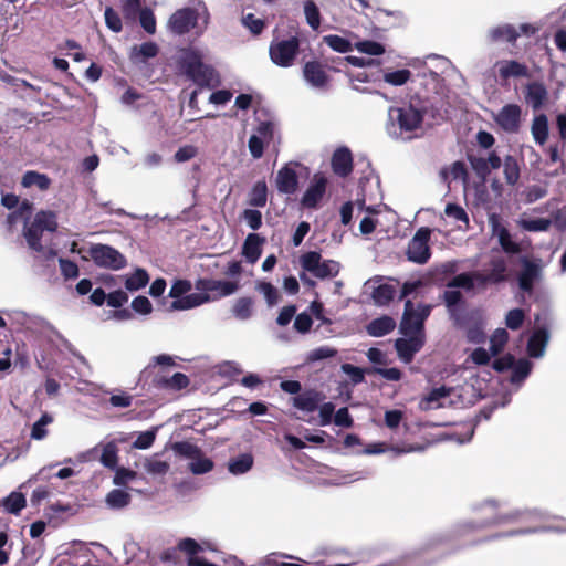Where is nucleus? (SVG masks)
Masks as SVG:
<instances>
[{
  "mask_svg": "<svg viewBox=\"0 0 566 566\" xmlns=\"http://www.w3.org/2000/svg\"><path fill=\"white\" fill-rule=\"evenodd\" d=\"M396 290L392 285L380 284L374 289L371 297L376 305L384 306L389 304V302L394 298Z\"/></svg>",
  "mask_w": 566,
  "mask_h": 566,
  "instance_id": "42",
  "label": "nucleus"
},
{
  "mask_svg": "<svg viewBox=\"0 0 566 566\" xmlns=\"http://www.w3.org/2000/svg\"><path fill=\"white\" fill-rule=\"evenodd\" d=\"M130 494L120 489H114L107 493L105 503L111 510H122L129 505Z\"/></svg>",
  "mask_w": 566,
  "mask_h": 566,
  "instance_id": "34",
  "label": "nucleus"
},
{
  "mask_svg": "<svg viewBox=\"0 0 566 566\" xmlns=\"http://www.w3.org/2000/svg\"><path fill=\"white\" fill-rule=\"evenodd\" d=\"M552 224V221L546 218H534V219H522L520 226L525 231L530 232H543L547 231Z\"/></svg>",
  "mask_w": 566,
  "mask_h": 566,
  "instance_id": "48",
  "label": "nucleus"
},
{
  "mask_svg": "<svg viewBox=\"0 0 566 566\" xmlns=\"http://www.w3.org/2000/svg\"><path fill=\"white\" fill-rule=\"evenodd\" d=\"M268 200V187L265 181L260 180L255 182L253 186L251 193H250V200L249 203L252 207L262 208L266 205Z\"/></svg>",
  "mask_w": 566,
  "mask_h": 566,
  "instance_id": "43",
  "label": "nucleus"
},
{
  "mask_svg": "<svg viewBox=\"0 0 566 566\" xmlns=\"http://www.w3.org/2000/svg\"><path fill=\"white\" fill-rule=\"evenodd\" d=\"M407 338H399L395 343L396 350L401 360L410 363L416 353L423 346V335H405Z\"/></svg>",
  "mask_w": 566,
  "mask_h": 566,
  "instance_id": "19",
  "label": "nucleus"
},
{
  "mask_svg": "<svg viewBox=\"0 0 566 566\" xmlns=\"http://www.w3.org/2000/svg\"><path fill=\"white\" fill-rule=\"evenodd\" d=\"M549 334L545 328L536 329L528 339L527 354L533 358H541L545 355Z\"/></svg>",
  "mask_w": 566,
  "mask_h": 566,
  "instance_id": "24",
  "label": "nucleus"
},
{
  "mask_svg": "<svg viewBox=\"0 0 566 566\" xmlns=\"http://www.w3.org/2000/svg\"><path fill=\"white\" fill-rule=\"evenodd\" d=\"M509 340V333L505 328H497L490 338V352L492 356L499 355Z\"/></svg>",
  "mask_w": 566,
  "mask_h": 566,
  "instance_id": "46",
  "label": "nucleus"
},
{
  "mask_svg": "<svg viewBox=\"0 0 566 566\" xmlns=\"http://www.w3.org/2000/svg\"><path fill=\"white\" fill-rule=\"evenodd\" d=\"M158 45L155 42H145L140 45H134L130 49L129 57L134 63H145L158 54Z\"/></svg>",
  "mask_w": 566,
  "mask_h": 566,
  "instance_id": "27",
  "label": "nucleus"
},
{
  "mask_svg": "<svg viewBox=\"0 0 566 566\" xmlns=\"http://www.w3.org/2000/svg\"><path fill=\"white\" fill-rule=\"evenodd\" d=\"M332 168L340 177H347L353 171V156L347 147H339L334 151Z\"/></svg>",
  "mask_w": 566,
  "mask_h": 566,
  "instance_id": "22",
  "label": "nucleus"
},
{
  "mask_svg": "<svg viewBox=\"0 0 566 566\" xmlns=\"http://www.w3.org/2000/svg\"><path fill=\"white\" fill-rule=\"evenodd\" d=\"M139 22L147 33L154 34L156 32V19L150 9L144 8L140 10Z\"/></svg>",
  "mask_w": 566,
  "mask_h": 566,
  "instance_id": "58",
  "label": "nucleus"
},
{
  "mask_svg": "<svg viewBox=\"0 0 566 566\" xmlns=\"http://www.w3.org/2000/svg\"><path fill=\"white\" fill-rule=\"evenodd\" d=\"M174 450L189 459V461H191L192 459H195L199 453H201L202 451L195 444H191L189 442H178L174 446Z\"/></svg>",
  "mask_w": 566,
  "mask_h": 566,
  "instance_id": "60",
  "label": "nucleus"
},
{
  "mask_svg": "<svg viewBox=\"0 0 566 566\" xmlns=\"http://www.w3.org/2000/svg\"><path fill=\"white\" fill-rule=\"evenodd\" d=\"M57 229L56 214L53 211H40L30 224L24 226L23 234L30 249L42 251L41 237L44 231L54 232Z\"/></svg>",
  "mask_w": 566,
  "mask_h": 566,
  "instance_id": "6",
  "label": "nucleus"
},
{
  "mask_svg": "<svg viewBox=\"0 0 566 566\" xmlns=\"http://www.w3.org/2000/svg\"><path fill=\"white\" fill-rule=\"evenodd\" d=\"M356 49L368 55H381L385 53V48L381 43L370 40L357 42Z\"/></svg>",
  "mask_w": 566,
  "mask_h": 566,
  "instance_id": "56",
  "label": "nucleus"
},
{
  "mask_svg": "<svg viewBox=\"0 0 566 566\" xmlns=\"http://www.w3.org/2000/svg\"><path fill=\"white\" fill-rule=\"evenodd\" d=\"M531 134L537 145H544L548 138V119L545 114L534 116L531 125Z\"/></svg>",
  "mask_w": 566,
  "mask_h": 566,
  "instance_id": "29",
  "label": "nucleus"
},
{
  "mask_svg": "<svg viewBox=\"0 0 566 566\" xmlns=\"http://www.w3.org/2000/svg\"><path fill=\"white\" fill-rule=\"evenodd\" d=\"M242 24L251 31V33L258 35L264 29V21L262 19L255 18L254 14L248 13L242 18Z\"/></svg>",
  "mask_w": 566,
  "mask_h": 566,
  "instance_id": "62",
  "label": "nucleus"
},
{
  "mask_svg": "<svg viewBox=\"0 0 566 566\" xmlns=\"http://www.w3.org/2000/svg\"><path fill=\"white\" fill-rule=\"evenodd\" d=\"M263 239L256 233L248 234L243 244V255L249 263L253 264L261 255V244Z\"/></svg>",
  "mask_w": 566,
  "mask_h": 566,
  "instance_id": "30",
  "label": "nucleus"
},
{
  "mask_svg": "<svg viewBox=\"0 0 566 566\" xmlns=\"http://www.w3.org/2000/svg\"><path fill=\"white\" fill-rule=\"evenodd\" d=\"M325 399V396L314 389L305 390L292 398V403L304 412H314Z\"/></svg>",
  "mask_w": 566,
  "mask_h": 566,
  "instance_id": "21",
  "label": "nucleus"
},
{
  "mask_svg": "<svg viewBox=\"0 0 566 566\" xmlns=\"http://www.w3.org/2000/svg\"><path fill=\"white\" fill-rule=\"evenodd\" d=\"M104 17H105V23L108 29H111L113 32H116V33L122 31V20L115 10L107 7L105 9Z\"/></svg>",
  "mask_w": 566,
  "mask_h": 566,
  "instance_id": "63",
  "label": "nucleus"
},
{
  "mask_svg": "<svg viewBox=\"0 0 566 566\" xmlns=\"http://www.w3.org/2000/svg\"><path fill=\"white\" fill-rule=\"evenodd\" d=\"M21 185L24 188H36L41 191L48 190L51 186V179L45 175L34 170L24 172L21 179Z\"/></svg>",
  "mask_w": 566,
  "mask_h": 566,
  "instance_id": "31",
  "label": "nucleus"
},
{
  "mask_svg": "<svg viewBox=\"0 0 566 566\" xmlns=\"http://www.w3.org/2000/svg\"><path fill=\"white\" fill-rule=\"evenodd\" d=\"M503 174L506 184L513 186L520 179V165L514 156L507 155L503 161Z\"/></svg>",
  "mask_w": 566,
  "mask_h": 566,
  "instance_id": "37",
  "label": "nucleus"
},
{
  "mask_svg": "<svg viewBox=\"0 0 566 566\" xmlns=\"http://www.w3.org/2000/svg\"><path fill=\"white\" fill-rule=\"evenodd\" d=\"M521 270L517 274L518 289L532 294L534 286L543 279L545 262L538 258H521Z\"/></svg>",
  "mask_w": 566,
  "mask_h": 566,
  "instance_id": "8",
  "label": "nucleus"
},
{
  "mask_svg": "<svg viewBox=\"0 0 566 566\" xmlns=\"http://www.w3.org/2000/svg\"><path fill=\"white\" fill-rule=\"evenodd\" d=\"M525 315L523 310L521 308H514L507 312L505 316V325L507 328L512 331L518 329L523 322H524Z\"/></svg>",
  "mask_w": 566,
  "mask_h": 566,
  "instance_id": "57",
  "label": "nucleus"
},
{
  "mask_svg": "<svg viewBox=\"0 0 566 566\" xmlns=\"http://www.w3.org/2000/svg\"><path fill=\"white\" fill-rule=\"evenodd\" d=\"M53 422V417L48 412H44L41 418L33 423L31 429V438L34 440H43L46 434V426Z\"/></svg>",
  "mask_w": 566,
  "mask_h": 566,
  "instance_id": "49",
  "label": "nucleus"
},
{
  "mask_svg": "<svg viewBox=\"0 0 566 566\" xmlns=\"http://www.w3.org/2000/svg\"><path fill=\"white\" fill-rule=\"evenodd\" d=\"M490 221L492 223L493 234L497 237L502 249L507 253L518 252V245L511 239L509 230L496 221L495 216H492Z\"/></svg>",
  "mask_w": 566,
  "mask_h": 566,
  "instance_id": "26",
  "label": "nucleus"
},
{
  "mask_svg": "<svg viewBox=\"0 0 566 566\" xmlns=\"http://www.w3.org/2000/svg\"><path fill=\"white\" fill-rule=\"evenodd\" d=\"M210 14L205 6L199 8H184L177 10L168 20L169 30L182 35L191 29H197V34L201 35L209 24Z\"/></svg>",
  "mask_w": 566,
  "mask_h": 566,
  "instance_id": "4",
  "label": "nucleus"
},
{
  "mask_svg": "<svg viewBox=\"0 0 566 566\" xmlns=\"http://www.w3.org/2000/svg\"><path fill=\"white\" fill-rule=\"evenodd\" d=\"M451 389L444 386L439 388H433L428 396L422 400L426 409H437L441 407L440 400L448 397L450 395Z\"/></svg>",
  "mask_w": 566,
  "mask_h": 566,
  "instance_id": "44",
  "label": "nucleus"
},
{
  "mask_svg": "<svg viewBox=\"0 0 566 566\" xmlns=\"http://www.w3.org/2000/svg\"><path fill=\"white\" fill-rule=\"evenodd\" d=\"M298 49L300 41L296 36L273 41L269 48L271 61L277 66L290 67L293 65Z\"/></svg>",
  "mask_w": 566,
  "mask_h": 566,
  "instance_id": "12",
  "label": "nucleus"
},
{
  "mask_svg": "<svg viewBox=\"0 0 566 566\" xmlns=\"http://www.w3.org/2000/svg\"><path fill=\"white\" fill-rule=\"evenodd\" d=\"M431 306L423 303H405V311L400 323V332L403 335H423V324L430 315Z\"/></svg>",
  "mask_w": 566,
  "mask_h": 566,
  "instance_id": "7",
  "label": "nucleus"
},
{
  "mask_svg": "<svg viewBox=\"0 0 566 566\" xmlns=\"http://www.w3.org/2000/svg\"><path fill=\"white\" fill-rule=\"evenodd\" d=\"M213 461L210 458L203 455L202 452L199 453L195 459H192L188 463V469L192 474L196 475L206 474L210 472L213 469Z\"/></svg>",
  "mask_w": 566,
  "mask_h": 566,
  "instance_id": "40",
  "label": "nucleus"
},
{
  "mask_svg": "<svg viewBox=\"0 0 566 566\" xmlns=\"http://www.w3.org/2000/svg\"><path fill=\"white\" fill-rule=\"evenodd\" d=\"M253 311V301L251 297H240L232 306V314L240 321H247L251 317Z\"/></svg>",
  "mask_w": 566,
  "mask_h": 566,
  "instance_id": "41",
  "label": "nucleus"
},
{
  "mask_svg": "<svg viewBox=\"0 0 566 566\" xmlns=\"http://www.w3.org/2000/svg\"><path fill=\"white\" fill-rule=\"evenodd\" d=\"M411 76V72L407 69L386 72L382 76L384 81L392 86H401L406 84Z\"/></svg>",
  "mask_w": 566,
  "mask_h": 566,
  "instance_id": "52",
  "label": "nucleus"
},
{
  "mask_svg": "<svg viewBox=\"0 0 566 566\" xmlns=\"http://www.w3.org/2000/svg\"><path fill=\"white\" fill-rule=\"evenodd\" d=\"M524 99L533 111H538L546 105L548 91L542 82H531L524 87Z\"/></svg>",
  "mask_w": 566,
  "mask_h": 566,
  "instance_id": "18",
  "label": "nucleus"
},
{
  "mask_svg": "<svg viewBox=\"0 0 566 566\" xmlns=\"http://www.w3.org/2000/svg\"><path fill=\"white\" fill-rule=\"evenodd\" d=\"M115 475L113 478V483L118 486H124L129 482L134 481L137 476V473L130 469H126L123 467L115 468Z\"/></svg>",
  "mask_w": 566,
  "mask_h": 566,
  "instance_id": "55",
  "label": "nucleus"
},
{
  "mask_svg": "<svg viewBox=\"0 0 566 566\" xmlns=\"http://www.w3.org/2000/svg\"><path fill=\"white\" fill-rule=\"evenodd\" d=\"M432 230L427 227L419 228L408 242L407 259L416 264H426L431 258L429 245Z\"/></svg>",
  "mask_w": 566,
  "mask_h": 566,
  "instance_id": "9",
  "label": "nucleus"
},
{
  "mask_svg": "<svg viewBox=\"0 0 566 566\" xmlns=\"http://www.w3.org/2000/svg\"><path fill=\"white\" fill-rule=\"evenodd\" d=\"M211 301V296L205 292L191 293L179 300H175L170 307L175 311L195 308Z\"/></svg>",
  "mask_w": 566,
  "mask_h": 566,
  "instance_id": "25",
  "label": "nucleus"
},
{
  "mask_svg": "<svg viewBox=\"0 0 566 566\" xmlns=\"http://www.w3.org/2000/svg\"><path fill=\"white\" fill-rule=\"evenodd\" d=\"M302 268L317 279L334 277L339 272V263L334 260H322L318 252L310 251L300 259Z\"/></svg>",
  "mask_w": 566,
  "mask_h": 566,
  "instance_id": "10",
  "label": "nucleus"
},
{
  "mask_svg": "<svg viewBox=\"0 0 566 566\" xmlns=\"http://www.w3.org/2000/svg\"><path fill=\"white\" fill-rule=\"evenodd\" d=\"M118 448L114 441H109L102 447L101 463L108 469L114 470L118 461Z\"/></svg>",
  "mask_w": 566,
  "mask_h": 566,
  "instance_id": "38",
  "label": "nucleus"
},
{
  "mask_svg": "<svg viewBox=\"0 0 566 566\" xmlns=\"http://www.w3.org/2000/svg\"><path fill=\"white\" fill-rule=\"evenodd\" d=\"M505 504L504 500L495 497H486L472 503L471 511L475 516L457 523L453 528L454 534L464 536L472 532L517 522H539L542 525L499 532L486 537L485 541L547 532L566 534V518L564 517L552 515L549 512L536 507L512 509L503 512Z\"/></svg>",
  "mask_w": 566,
  "mask_h": 566,
  "instance_id": "1",
  "label": "nucleus"
},
{
  "mask_svg": "<svg viewBox=\"0 0 566 566\" xmlns=\"http://www.w3.org/2000/svg\"><path fill=\"white\" fill-rule=\"evenodd\" d=\"M507 265L504 259H494L491 261L490 271L486 273L490 284H497L506 279Z\"/></svg>",
  "mask_w": 566,
  "mask_h": 566,
  "instance_id": "39",
  "label": "nucleus"
},
{
  "mask_svg": "<svg viewBox=\"0 0 566 566\" xmlns=\"http://www.w3.org/2000/svg\"><path fill=\"white\" fill-rule=\"evenodd\" d=\"M189 384L188 376L182 373L168 375L165 370H159L153 378V386L166 391H179L187 388Z\"/></svg>",
  "mask_w": 566,
  "mask_h": 566,
  "instance_id": "15",
  "label": "nucleus"
},
{
  "mask_svg": "<svg viewBox=\"0 0 566 566\" xmlns=\"http://www.w3.org/2000/svg\"><path fill=\"white\" fill-rule=\"evenodd\" d=\"M132 308L135 313L140 315H148L153 312L151 302L148 300V297L143 295H139L133 300Z\"/></svg>",
  "mask_w": 566,
  "mask_h": 566,
  "instance_id": "64",
  "label": "nucleus"
},
{
  "mask_svg": "<svg viewBox=\"0 0 566 566\" xmlns=\"http://www.w3.org/2000/svg\"><path fill=\"white\" fill-rule=\"evenodd\" d=\"M181 67L186 75L192 80L198 88H212L219 84L216 71L202 62V56L197 50H185L181 55Z\"/></svg>",
  "mask_w": 566,
  "mask_h": 566,
  "instance_id": "5",
  "label": "nucleus"
},
{
  "mask_svg": "<svg viewBox=\"0 0 566 566\" xmlns=\"http://www.w3.org/2000/svg\"><path fill=\"white\" fill-rule=\"evenodd\" d=\"M396 326V322L389 316H381L373 319L367 325V333L374 337H381L389 334Z\"/></svg>",
  "mask_w": 566,
  "mask_h": 566,
  "instance_id": "32",
  "label": "nucleus"
},
{
  "mask_svg": "<svg viewBox=\"0 0 566 566\" xmlns=\"http://www.w3.org/2000/svg\"><path fill=\"white\" fill-rule=\"evenodd\" d=\"M161 566H244L233 555L207 551L192 538L182 539L177 548L164 552Z\"/></svg>",
  "mask_w": 566,
  "mask_h": 566,
  "instance_id": "2",
  "label": "nucleus"
},
{
  "mask_svg": "<svg viewBox=\"0 0 566 566\" xmlns=\"http://www.w3.org/2000/svg\"><path fill=\"white\" fill-rule=\"evenodd\" d=\"M144 470L151 475H165L169 471V463L161 461L156 457L145 458L143 461Z\"/></svg>",
  "mask_w": 566,
  "mask_h": 566,
  "instance_id": "45",
  "label": "nucleus"
},
{
  "mask_svg": "<svg viewBox=\"0 0 566 566\" xmlns=\"http://www.w3.org/2000/svg\"><path fill=\"white\" fill-rule=\"evenodd\" d=\"M447 286L449 289L462 287L467 291L474 289L472 272L458 274L448 283Z\"/></svg>",
  "mask_w": 566,
  "mask_h": 566,
  "instance_id": "54",
  "label": "nucleus"
},
{
  "mask_svg": "<svg viewBox=\"0 0 566 566\" xmlns=\"http://www.w3.org/2000/svg\"><path fill=\"white\" fill-rule=\"evenodd\" d=\"M326 186L327 179L322 175H315L302 197V206L315 209L325 195Z\"/></svg>",
  "mask_w": 566,
  "mask_h": 566,
  "instance_id": "17",
  "label": "nucleus"
},
{
  "mask_svg": "<svg viewBox=\"0 0 566 566\" xmlns=\"http://www.w3.org/2000/svg\"><path fill=\"white\" fill-rule=\"evenodd\" d=\"M274 125L271 122H261L255 133L253 134L256 138L263 140L265 144H270L273 139Z\"/></svg>",
  "mask_w": 566,
  "mask_h": 566,
  "instance_id": "61",
  "label": "nucleus"
},
{
  "mask_svg": "<svg viewBox=\"0 0 566 566\" xmlns=\"http://www.w3.org/2000/svg\"><path fill=\"white\" fill-rule=\"evenodd\" d=\"M296 164L289 163L284 165L276 174L275 185L279 192L293 195L298 188V176L295 170Z\"/></svg>",
  "mask_w": 566,
  "mask_h": 566,
  "instance_id": "16",
  "label": "nucleus"
},
{
  "mask_svg": "<svg viewBox=\"0 0 566 566\" xmlns=\"http://www.w3.org/2000/svg\"><path fill=\"white\" fill-rule=\"evenodd\" d=\"M336 355H337V349H335L331 346H319V347H316V348L310 350L306 354L305 361L308 364L316 363L319 360L333 358Z\"/></svg>",
  "mask_w": 566,
  "mask_h": 566,
  "instance_id": "47",
  "label": "nucleus"
},
{
  "mask_svg": "<svg viewBox=\"0 0 566 566\" xmlns=\"http://www.w3.org/2000/svg\"><path fill=\"white\" fill-rule=\"evenodd\" d=\"M426 107L420 103H403L388 109L386 132L389 137L408 142L422 132Z\"/></svg>",
  "mask_w": 566,
  "mask_h": 566,
  "instance_id": "3",
  "label": "nucleus"
},
{
  "mask_svg": "<svg viewBox=\"0 0 566 566\" xmlns=\"http://www.w3.org/2000/svg\"><path fill=\"white\" fill-rule=\"evenodd\" d=\"M149 282V275L146 270L138 268L134 273L125 276V287L130 292L139 291Z\"/></svg>",
  "mask_w": 566,
  "mask_h": 566,
  "instance_id": "36",
  "label": "nucleus"
},
{
  "mask_svg": "<svg viewBox=\"0 0 566 566\" xmlns=\"http://www.w3.org/2000/svg\"><path fill=\"white\" fill-rule=\"evenodd\" d=\"M496 125L507 134L520 132L522 123V107L517 104H506L493 115Z\"/></svg>",
  "mask_w": 566,
  "mask_h": 566,
  "instance_id": "13",
  "label": "nucleus"
},
{
  "mask_svg": "<svg viewBox=\"0 0 566 566\" xmlns=\"http://www.w3.org/2000/svg\"><path fill=\"white\" fill-rule=\"evenodd\" d=\"M533 368V364L525 358L515 360L512 367V374L510 377V381L513 385L521 386L524 380L528 377Z\"/></svg>",
  "mask_w": 566,
  "mask_h": 566,
  "instance_id": "33",
  "label": "nucleus"
},
{
  "mask_svg": "<svg viewBox=\"0 0 566 566\" xmlns=\"http://www.w3.org/2000/svg\"><path fill=\"white\" fill-rule=\"evenodd\" d=\"M156 438V429L140 432L136 440L133 442V448L146 450L150 448Z\"/></svg>",
  "mask_w": 566,
  "mask_h": 566,
  "instance_id": "59",
  "label": "nucleus"
},
{
  "mask_svg": "<svg viewBox=\"0 0 566 566\" xmlns=\"http://www.w3.org/2000/svg\"><path fill=\"white\" fill-rule=\"evenodd\" d=\"M88 253L98 268L117 271L127 264L126 258L118 250L107 244H93Z\"/></svg>",
  "mask_w": 566,
  "mask_h": 566,
  "instance_id": "11",
  "label": "nucleus"
},
{
  "mask_svg": "<svg viewBox=\"0 0 566 566\" xmlns=\"http://www.w3.org/2000/svg\"><path fill=\"white\" fill-rule=\"evenodd\" d=\"M305 81L315 88H324L328 83V75L318 62H307L303 69Z\"/></svg>",
  "mask_w": 566,
  "mask_h": 566,
  "instance_id": "23",
  "label": "nucleus"
},
{
  "mask_svg": "<svg viewBox=\"0 0 566 566\" xmlns=\"http://www.w3.org/2000/svg\"><path fill=\"white\" fill-rule=\"evenodd\" d=\"M495 69L501 80L524 78L530 76L526 64L516 60H501L495 63Z\"/></svg>",
  "mask_w": 566,
  "mask_h": 566,
  "instance_id": "20",
  "label": "nucleus"
},
{
  "mask_svg": "<svg viewBox=\"0 0 566 566\" xmlns=\"http://www.w3.org/2000/svg\"><path fill=\"white\" fill-rule=\"evenodd\" d=\"M324 43H326L331 49L339 53H347L352 51V43L339 35L331 34L324 36Z\"/></svg>",
  "mask_w": 566,
  "mask_h": 566,
  "instance_id": "53",
  "label": "nucleus"
},
{
  "mask_svg": "<svg viewBox=\"0 0 566 566\" xmlns=\"http://www.w3.org/2000/svg\"><path fill=\"white\" fill-rule=\"evenodd\" d=\"M196 289L209 294L212 301L234 294L239 289V283L235 281L199 279L196 282Z\"/></svg>",
  "mask_w": 566,
  "mask_h": 566,
  "instance_id": "14",
  "label": "nucleus"
},
{
  "mask_svg": "<svg viewBox=\"0 0 566 566\" xmlns=\"http://www.w3.org/2000/svg\"><path fill=\"white\" fill-rule=\"evenodd\" d=\"M304 14L306 18V22L313 30H317L321 25V14L318 7L312 0H306L304 2Z\"/></svg>",
  "mask_w": 566,
  "mask_h": 566,
  "instance_id": "51",
  "label": "nucleus"
},
{
  "mask_svg": "<svg viewBox=\"0 0 566 566\" xmlns=\"http://www.w3.org/2000/svg\"><path fill=\"white\" fill-rule=\"evenodd\" d=\"M253 462V457L250 453H242L229 461L228 470L233 475L244 474L252 469Z\"/></svg>",
  "mask_w": 566,
  "mask_h": 566,
  "instance_id": "35",
  "label": "nucleus"
},
{
  "mask_svg": "<svg viewBox=\"0 0 566 566\" xmlns=\"http://www.w3.org/2000/svg\"><path fill=\"white\" fill-rule=\"evenodd\" d=\"M488 35L492 42L514 43L520 32L511 24H502L490 29Z\"/></svg>",
  "mask_w": 566,
  "mask_h": 566,
  "instance_id": "28",
  "label": "nucleus"
},
{
  "mask_svg": "<svg viewBox=\"0 0 566 566\" xmlns=\"http://www.w3.org/2000/svg\"><path fill=\"white\" fill-rule=\"evenodd\" d=\"M2 505L7 512L18 514L25 506V497L22 493L12 492L3 500Z\"/></svg>",
  "mask_w": 566,
  "mask_h": 566,
  "instance_id": "50",
  "label": "nucleus"
}]
</instances>
